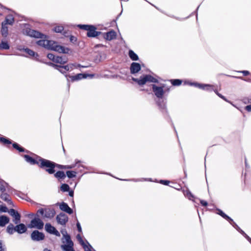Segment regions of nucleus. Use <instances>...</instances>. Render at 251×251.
<instances>
[{"instance_id":"63","label":"nucleus","mask_w":251,"mask_h":251,"mask_svg":"<svg viewBox=\"0 0 251 251\" xmlns=\"http://www.w3.org/2000/svg\"><path fill=\"white\" fill-rule=\"evenodd\" d=\"M204 86H205V87H206L208 86V85H206V84H205V85H204Z\"/></svg>"},{"instance_id":"36","label":"nucleus","mask_w":251,"mask_h":251,"mask_svg":"<svg viewBox=\"0 0 251 251\" xmlns=\"http://www.w3.org/2000/svg\"><path fill=\"white\" fill-rule=\"evenodd\" d=\"M181 83V81L178 79L174 80L173 82L174 85H179Z\"/></svg>"},{"instance_id":"10","label":"nucleus","mask_w":251,"mask_h":251,"mask_svg":"<svg viewBox=\"0 0 251 251\" xmlns=\"http://www.w3.org/2000/svg\"><path fill=\"white\" fill-rule=\"evenodd\" d=\"M62 233L63 236V243H65V245H73V243L71 241L70 236L67 234V232L63 231Z\"/></svg>"},{"instance_id":"8","label":"nucleus","mask_w":251,"mask_h":251,"mask_svg":"<svg viewBox=\"0 0 251 251\" xmlns=\"http://www.w3.org/2000/svg\"><path fill=\"white\" fill-rule=\"evenodd\" d=\"M45 229L50 233L53 234L57 236H60L59 232L55 229L54 227L52 226L50 224H46L45 225Z\"/></svg>"},{"instance_id":"54","label":"nucleus","mask_w":251,"mask_h":251,"mask_svg":"<svg viewBox=\"0 0 251 251\" xmlns=\"http://www.w3.org/2000/svg\"><path fill=\"white\" fill-rule=\"evenodd\" d=\"M0 190L2 192H3L4 191V187L3 186H0Z\"/></svg>"},{"instance_id":"2","label":"nucleus","mask_w":251,"mask_h":251,"mask_svg":"<svg viewBox=\"0 0 251 251\" xmlns=\"http://www.w3.org/2000/svg\"><path fill=\"white\" fill-rule=\"evenodd\" d=\"M79 27L87 30V35L89 37H96L98 35V32L96 31V28L93 26L88 25H80Z\"/></svg>"},{"instance_id":"28","label":"nucleus","mask_w":251,"mask_h":251,"mask_svg":"<svg viewBox=\"0 0 251 251\" xmlns=\"http://www.w3.org/2000/svg\"><path fill=\"white\" fill-rule=\"evenodd\" d=\"M7 231L9 233L12 234L13 233V232L15 231L14 227L13 225H9L7 226Z\"/></svg>"},{"instance_id":"17","label":"nucleus","mask_w":251,"mask_h":251,"mask_svg":"<svg viewBox=\"0 0 251 251\" xmlns=\"http://www.w3.org/2000/svg\"><path fill=\"white\" fill-rule=\"evenodd\" d=\"M41 165L48 168H54L55 166L52 162L46 160H43L42 161Z\"/></svg>"},{"instance_id":"24","label":"nucleus","mask_w":251,"mask_h":251,"mask_svg":"<svg viewBox=\"0 0 251 251\" xmlns=\"http://www.w3.org/2000/svg\"><path fill=\"white\" fill-rule=\"evenodd\" d=\"M129 56L133 60H137L138 59V56L132 50L129 51Z\"/></svg>"},{"instance_id":"50","label":"nucleus","mask_w":251,"mask_h":251,"mask_svg":"<svg viewBox=\"0 0 251 251\" xmlns=\"http://www.w3.org/2000/svg\"><path fill=\"white\" fill-rule=\"evenodd\" d=\"M77 226L78 230L79 231H81V228L80 225L79 223L77 224Z\"/></svg>"},{"instance_id":"11","label":"nucleus","mask_w":251,"mask_h":251,"mask_svg":"<svg viewBox=\"0 0 251 251\" xmlns=\"http://www.w3.org/2000/svg\"><path fill=\"white\" fill-rule=\"evenodd\" d=\"M55 214V212L53 209L46 208L45 209L44 217L51 219Z\"/></svg>"},{"instance_id":"46","label":"nucleus","mask_w":251,"mask_h":251,"mask_svg":"<svg viewBox=\"0 0 251 251\" xmlns=\"http://www.w3.org/2000/svg\"><path fill=\"white\" fill-rule=\"evenodd\" d=\"M77 238L78 240V241H79L80 243L83 245H84L85 243L84 242H83V241L82 240V239H81V238L80 237V236L79 235H77Z\"/></svg>"},{"instance_id":"1","label":"nucleus","mask_w":251,"mask_h":251,"mask_svg":"<svg viewBox=\"0 0 251 251\" xmlns=\"http://www.w3.org/2000/svg\"><path fill=\"white\" fill-rule=\"evenodd\" d=\"M39 46L43 47L47 49L53 50L60 53H68L69 49L64 47L57 45L56 43L53 41L48 40H40L37 42Z\"/></svg>"},{"instance_id":"6","label":"nucleus","mask_w":251,"mask_h":251,"mask_svg":"<svg viewBox=\"0 0 251 251\" xmlns=\"http://www.w3.org/2000/svg\"><path fill=\"white\" fill-rule=\"evenodd\" d=\"M44 237L43 233L37 230L33 231L31 234V239L34 241L42 240L44 239Z\"/></svg>"},{"instance_id":"15","label":"nucleus","mask_w":251,"mask_h":251,"mask_svg":"<svg viewBox=\"0 0 251 251\" xmlns=\"http://www.w3.org/2000/svg\"><path fill=\"white\" fill-rule=\"evenodd\" d=\"M116 33L113 30H111L105 34L104 38L107 40H111L116 38Z\"/></svg>"},{"instance_id":"35","label":"nucleus","mask_w":251,"mask_h":251,"mask_svg":"<svg viewBox=\"0 0 251 251\" xmlns=\"http://www.w3.org/2000/svg\"><path fill=\"white\" fill-rule=\"evenodd\" d=\"M47 57L50 60H52L54 62V60L55 58V57L53 54L49 53L47 55Z\"/></svg>"},{"instance_id":"29","label":"nucleus","mask_w":251,"mask_h":251,"mask_svg":"<svg viewBox=\"0 0 251 251\" xmlns=\"http://www.w3.org/2000/svg\"><path fill=\"white\" fill-rule=\"evenodd\" d=\"M15 218V219L14 220V222L15 224H18L20 220V214L17 212L16 213L14 216H13Z\"/></svg>"},{"instance_id":"16","label":"nucleus","mask_w":251,"mask_h":251,"mask_svg":"<svg viewBox=\"0 0 251 251\" xmlns=\"http://www.w3.org/2000/svg\"><path fill=\"white\" fill-rule=\"evenodd\" d=\"M218 214L221 216L223 218L228 221L232 225V223H234L233 220L230 218L228 216L226 215L223 211L220 209L218 210Z\"/></svg>"},{"instance_id":"32","label":"nucleus","mask_w":251,"mask_h":251,"mask_svg":"<svg viewBox=\"0 0 251 251\" xmlns=\"http://www.w3.org/2000/svg\"><path fill=\"white\" fill-rule=\"evenodd\" d=\"M61 189L62 191L64 192L67 191L69 189V186L68 185L66 184H63L62 185L61 187Z\"/></svg>"},{"instance_id":"34","label":"nucleus","mask_w":251,"mask_h":251,"mask_svg":"<svg viewBox=\"0 0 251 251\" xmlns=\"http://www.w3.org/2000/svg\"><path fill=\"white\" fill-rule=\"evenodd\" d=\"M57 166L59 168L61 169H71L73 168V167L71 166H62V165H57Z\"/></svg>"},{"instance_id":"60","label":"nucleus","mask_w":251,"mask_h":251,"mask_svg":"<svg viewBox=\"0 0 251 251\" xmlns=\"http://www.w3.org/2000/svg\"><path fill=\"white\" fill-rule=\"evenodd\" d=\"M207 205V202L206 201H205V207H206Z\"/></svg>"},{"instance_id":"14","label":"nucleus","mask_w":251,"mask_h":251,"mask_svg":"<svg viewBox=\"0 0 251 251\" xmlns=\"http://www.w3.org/2000/svg\"><path fill=\"white\" fill-rule=\"evenodd\" d=\"M60 208L61 210L64 211L70 214L73 213L72 209L65 203H62L60 205Z\"/></svg>"},{"instance_id":"38","label":"nucleus","mask_w":251,"mask_h":251,"mask_svg":"<svg viewBox=\"0 0 251 251\" xmlns=\"http://www.w3.org/2000/svg\"><path fill=\"white\" fill-rule=\"evenodd\" d=\"M0 210L1 212H6L7 211V208L5 206L0 205Z\"/></svg>"},{"instance_id":"40","label":"nucleus","mask_w":251,"mask_h":251,"mask_svg":"<svg viewBox=\"0 0 251 251\" xmlns=\"http://www.w3.org/2000/svg\"><path fill=\"white\" fill-rule=\"evenodd\" d=\"M9 213L12 216H14L18 212L16 211L14 209H11L9 211Z\"/></svg>"},{"instance_id":"41","label":"nucleus","mask_w":251,"mask_h":251,"mask_svg":"<svg viewBox=\"0 0 251 251\" xmlns=\"http://www.w3.org/2000/svg\"><path fill=\"white\" fill-rule=\"evenodd\" d=\"M45 213V209L41 208L37 211V214L43 215Z\"/></svg>"},{"instance_id":"37","label":"nucleus","mask_w":251,"mask_h":251,"mask_svg":"<svg viewBox=\"0 0 251 251\" xmlns=\"http://www.w3.org/2000/svg\"><path fill=\"white\" fill-rule=\"evenodd\" d=\"M13 146L14 148L20 151H23V149L19 147V146L17 144H13Z\"/></svg>"},{"instance_id":"13","label":"nucleus","mask_w":251,"mask_h":251,"mask_svg":"<svg viewBox=\"0 0 251 251\" xmlns=\"http://www.w3.org/2000/svg\"><path fill=\"white\" fill-rule=\"evenodd\" d=\"M14 230L15 231H17L19 233L21 234L26 231V228L24 224H21L14 227Z\"/></svg>"},{"instance_id":"20","label":"nucleus","mask_w":251,"mask_h":251,"mask_svg":"<svg viewBox=\"0 0 251 251\" xmlns=\"http://www.w3.org/2000/svg\"><path fill=\"white\" fill-rule=\"evenodd\" d=\"M54 62L55 63L64 64L67 62V60L66 59L62 58L61 57L56 56L54 60Z\"/></svg>"},{"instance_id":"21","label":"nucleus","mask_w":251,"mask_h":251,"mask_svg":"<svg viewBox=\"0 0 251 251\" xmlns=\"http://www.w3.org/2000/svg\"><path fill=\"white\" fill-rule=\"evenodd\" d=\"M1 34L3 36L6 37L8 34V28L4 25V23H2V28L1 30Z\"/></svg>"},{"instance_id":"44","label":"nucleus","mask_w":251,"mask_h":251,"mask_svg":"<svg viewBox=\"0 0 251 251\" xmlns=\"http://www.w3.org/2000/svg\"><path fill=\"white\" fill-rule=\"evenodd\" d=\"M216 94L219 97H220L221 98H222L223 100H225V101H227V100L226 99V98L224 96H223L222 95H221V94L218 93V92H216Z\"/></svg>"},{"instance_id":"48","label":"nucleus","mask_w":251,"mask_h":251,"mask_svg":"<svg viewBox=\"0 0 251 251\" xmlns=\"http://www.w3.org/2000/svg\"><path fill=\"white\" fill-rule=\"evenodd\" d=\"M4 248L2 243V241L0 240V251H4Z\"/></svg>"},{"instance_id":"27","label":"nucleus","mask_w":251,"mask_h":251,"mask_svg":"<svg viewBox=\"0 0 251 251\" xmlns=\"http://www.w3.org/2000/svg\"><path fill=\"white\" fill-rule=\"evenodd\" d=\"M55 176L57 178H64L65 177V175L64 172L58 171L55 174Z\"/></svg>"},{"instance_id":"19","label":"nucleus","mask_w":251,"mask_h":251,"mask_svg":"<svg viewBox=\"0 0 251 251\" xmlns=\"http://www.w3.org/2000/svg\"><path fill=\"white\" fill-rule=\"evenodd\" d=\"M13 22L14 18L12 16L9 15L6 18L5 20L3 23H4V25H6L7 24L12 25Z\"/></svg>"},{"instance_id":"39","label":"nucleus","mask_w":251,"mask_h":251,"mask_svg":"<svg viewBox=\"0 0 251 251\" xmlns=\"http://www.w3.org/2000/svg\"><path fill=\"white\" fill-rule=\"evenodd\" d=\"M82 246H83V248L85 251H91L90 247L89 245H87L84 244Z\"/></svg>"},{"instance_id":"49","label":"nucleus","mask_w":251,"mask_h":251,"mask_svg":"<svg viewBox=\"0 0 251 251\" xmlns=\"http://www.w3.org/2000/svg\"><path fill=\"white\" fill-rule=\"evenodd\" d=\"M82 77H86V76H84V75L82 74H79L78 75H77V78L78 79H81L82 78Z\"/></svg>"},{"instance_id":"4","label":"nucleus","mask_w":251,"mask_h":251,"mask_svg":"<svg viewBox=\"0 0 251 251\" xmlns=\"http://www.w3.org/2000/svg\"><path fill=\"white\" fill-rule=\"evenodd\" d=\"M24 33L35 38H43L44 37H46L44 34L28 28H26L24 29Z\"/></svg>"},{"instance_id":"51","label":"nucleus","mask_w":251,"mask_h":251,"mask_svg":"<svg viewBox=\"0 0 251 251\" xmlns=\"http://www.w3.org/2000/svg\"><path fill=\"white\" fill-rule=\"evenodd\" d=\"M242 235H245L246 236H247V235L244 232V231H243L242 229L240 230L239 231Z\"/></svg>"},{"instance_id":"3","label":"nucleus","mask_w":251,"mask_h":251,"mask_svg":"<svg viewBox=\"0 0 251 251\" xmlns=\"http://www.w3.org/2000/svg\"><path fill=\"white\" fill-rule=\"evenodd\" d=\"M133 80L135 81H136L139 85H144L148 81L152 82H157V80L155 78H153L150 75H145L143 78H141L140 79L133 78Z\"/></svg>"},{"instance_id":"62","label":"nucleus","mask_w":251,"mask_h":251,"mask_svg":"<svg viewBox=\"0 0 251 251\" xmlns=\"http://www.w3.org/2000/svg\"><path fill=\"white\" fill-rule=\"evenodd\" d=\"M249 103H251V99H250L249 100V101H248Z\"/></svg>"},{"instance_id":"33","label":"nucleus","mask_w":251,"mask_h":251,"mask_svg":"<svg viewBox=\"0 0 251 251\" xmlns=\"http://www.w3.org/2000/svg\"><path fill=\"white\" fill-rule=\"evenodd\" d=\"M25 51L26 52H27L29 55L31 56H34L35 55V52L32 50L26 49L25 50Z\"/></svg>"},{"instance_id":"55","label":"nucleus","mask_w":251,"mask_h":251,"mask_svg":"<svg viewBox=\"0 0 251 251\" xmlns=\"http://www.w3.org/2000/svg\"><path fill=\"white\" fill-rule=\"evenodd\" d=\"M161 182L164 184H168V182L167 181H164V180H162L161 181Z\"/></svg>"},{"instance_id":"26","label":"nucleus","mask_w":251,"mask_h":251,"mask_svg":"<svg viewBox=\"0 0 251 251\" xmlns=\"http://www.w3.org/2000/svg\"><path fill=\"white\" fill-rule=\"evenodd\" d=\"M63 29H64V28L62 26L58 25V26H55L53 28V30L55 32L60 33V32H61L62 31H63Z\"/></svg>"},{"instance_id":"31","label":"nucleus","mask_w":251,"mask_h":251,"mask_svg":"<svg viewBox=\"0 0 251 251\" xmlns=\"http://www.w3.org/2000/svg\"><path fill=\"white\" fill-rule=\"evenodd\" d=\"M67 175L69 178H72L75 176L76 173L74 171H67Z\"/></svg>"},{"instance_id":"61","label":"nucleus","mask_w":251,"mask_h":251,"mask_svg":"<svg viewBox=\"0 0 251 251\" xmlns=\"http://www.w3.org/2000/svg\"><path fill=\"white\" fill-rule=\"evenodd\" d=\"M201 203L202 204V205H204V202H203V201H201Z\"/></svg>"},{"instance_id":"9","label":"nucleus","mask_w":251,"mask_h":251,"mask_svg":"<svg viewBox=\"0 0 251 251\" xmlns=\"http://www.w3.org/2000/svg\"><path fill=\"white\" fill-rule=\"evenodd\" d=\"M153 91L154 92L155 95L158 98H161L163 95V89L162 87H157L155 85L152 86Z\"/></svg>"},{"instance_id":"25","label":"nucleus","mask_w":251,"mask_h":251,"mask_svg":"<svg viewBox=\"0 0 251 251\" xmlns=\"http://www.w3.org/2000/svg\"><path fill=\"white\" fill-rule=\"evenodd\" d=\"M26 161L30 163L31 164H34L36 163V161L31 157L27 155H25L24 156Z\"/></svg>"},{"instance_id":"52","label":"nucleus","mask_w":251,"mask_h":251,"mask_svg":"<svg viewBox=\"0 0 251 251\" xmlns=\"http://www.w3.org/2000/svg\"><path fill=\"white\" fill-rule=\"evenodd\" d=\"M194 84L195 85V86H198L200 88H202V86L201 85H200L199 84H197V83H195Z\"/></svg>"},{"instance_id":"59","label":"nucleus","mask_w":251,"mask_h":251,"mask_svg":"<svg viewBox=\"0 0 251 251\" xmlns=\"http://www.w3.org/2000/svg\"><path fill=\"white\" fill-rule=\"evenodd\" d=\"M43 251H51L50 250H48V249H45Z\"/></svg>"},{"instance_id":"12","label":"nucleus","mask_w":251,"mask_h":251,"mask_svg":"<svg viewBox=\"0 0 251 251\" xmlns=\"http://www.w3.org/2000/svg\"><path fill=\"white\" fill-rule=\"evenodd\" d=\"M141 69L140 65L139 63L133 62L130 67V71L132 74L138 72Z\"/></svg>"},{"instance_id":"58","label":"nucleus","mask_w":251,"mask_h":251,"mask_svg":"<svg viewBox=\"0 0 251 251\" xmlns=\"http://www.w3.org/2000/svg\"><path fill=\"white\" fill-rule=\"evenodd\" d=\"M69 195H70V196L72 197L73 196V192H72V191L70 192H69Z\"/></svg>"},{"instance_id":"45","label":"nucleus","mask_w":251,"mask_h":251,"mask_svg":"<svg viewBox=\"0 0 251 251\" xmlns=\"http://www.w3.org/2000/svg\"><path fill=\"white\" fill-rule=\"evenodd\" d=\"M245 109L248 112H251V104L245 106Z\"/></svg>"},{"instance_id":"18","label":"nucleus","mask_w":251,"mask_h":251,"mask_svg":"<svg viewBox=\"0 0 251 251\" xmlns=\"http://www.w3.org/2000/svg\"><path fill=\"white\" fill-rule=\"evenodd\" d=\"M9 221V218L5 216H1L0 217V226H4L6 224L8 223Z\"/></svg>"},{"instance_id":"47","label":"nucleus","mask_w":251,"mask_h":251,"mask_svg":"<svg viewBox=\"0 0 251 251\" xmlns=\"http://www.w3.org/2000/svg\"><path fill=\"white\" fill-rule=\"evenodd\" d=\"M240 72L243 74L244 76H247L250 74V72L248 71H243Z\"/></svg>"},{"instance_id":"56","label":"nucleus","mask_w":251,"mask_h":251,"mask_svg":"<svg viewBox=\"0 0 251 251\" xmlns=\"http://www.w3.org/2000/svg\"><path fill=\"white\" fill-rule=\"evenodd\" d=\"M249 241H250L251 240V239L250 238V237L247 235V236H246L245 235H243Z\"/></svg>"},{"instance_id":"42","label":"nucleus","mask_w":251,"mask_h":251,"mask_svg":"<svg viewBox=\"0 0 251 251\" xmlns=\"http://www.w3.org/2000/svg\"><path fill=\"white\" fill-rule=\"evenodd\" d=\"M54 168H49V169H47V171L50 174H52L54 173V170H53Z\"/></svg>"},{"instance_id":"22","label":"nucleus","mask_w":251,"mask_h":251,"mask_svg":"<svg viewBox=\"0 0 251 251\" xmlns=\"http://www.w3.org/2000/svg\"><path fill=\"white\" fill-rule=\"evenodd\" d=\"M73 245H63L61 248L64 251H75L73 249Z\"/></svg>"},{"instance_id":"23","label":"nucleus","mask_w":251,"mask_h":251,"mask_svg":"<svg viewBox=\"0 0 251 251\" xmlns=\"http://www.w3.org/2000/svg\"><path fill=\"white\" fill-rule=\"evenodd\" d=\"M0 198L2 200L7 201L10 204L12 203L9 196L6 193H2L0 196Z\"/></svg>"},{"instance_id":"7","label":"nucleus","mask_w":251,"mask_h":251,"mask_svg":"<svg viewBox=\"0 0 251 251\" xmlns=\"http://www.w3.org/2000/svg\"><path fill=\"white\" fill-rule=\"evenodd\" d=\"M56 220L58 224L64 225L68 222V218L66 214L60 213L57 216Z\"/></svg>"},{"instance_id":"43","label":"nucleus","mask_w":251,"mask_h":251,"mask_svg":"<svg viewBox=\"0 0 251 251\" xmlns=\"http://www.w3.org/2000/svg\"><path fill=\"white\" fill-rule=\"evenodd\" d=\"M0 141L4 143H7V144L10 143V142L8 140H7L5 138H0Z\"/></svg>"},{"instance_id":"53","label":"nucleus","mask_w":251,"mask_h":251,"mask_svg":"<svg viewBox=\"0 0 251 251\" xmlns=\"http://www.w3.org/2000/svg\"><path fill=\"white\" fill-rule=\"evenodd\" d=\"M63 68H64L66 70H69V69L68 66H64V67H63Z\"/></svg>"},{"instance_id":"30","label":"nucleus","mask_w":251,"mask_h":251,"mask_svg":"<svg viewBox=\"0 0 251 251\" xmlns=\"http://www.w3.org/2000/svg\"><path fill=\"white\" fill-rule=\"evenodd\" d=\"M9 45H8L7 43H6V42H2L0 44V49H9Z\"/></svg>"},{"instance_id":"57","label":"nucleus","mask_w":251,"mask_h":251,"mask_svg":"<svg viewBox=\"0 0 251 251\" xmlns=\"http://www.w3.org/2000/svg\"><path fill=\"white\" fill-rule=\"evenodd\" d=\"M232 224H235V225H236V226L237 227V229L239 231H240V230H241V229H240V228L237 226V225H236L234 223H234H232Z\"/></svg>"},{"instance_id":"5","label":"nucleus","mask_w":251,"mask_h":251,"mask_svg":"<svg viewBox=\"0 0 251 251\" xmlns=\"http://www.w3.org/2000/svg\"><path fill=\"white\" fill-rule=\"evenodd\" d=\"M44 223L39 218H35L31 220L30 224L28 226L30 228L36 227L38 229H42Z\"/></svg>"}]
</instances>
